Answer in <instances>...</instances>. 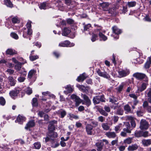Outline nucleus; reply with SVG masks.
Segmentation results:
<instances>
[{
    "label": "nucleus",
    "instance_id": "f257e3e1",
    "mask_svg": "<svg viewBox=\"0 0 151 151\" xmlns=\"http://www.w3.org/2000/svg\"><path fill=\"white\" fill-rule=\"evenodd\" d=\"M118 75L114 73V76L121 78L128 75L130 73V71L129 69H124L118 71Z\"/></svg>",
    "mask_w": 151,
    "mask_h": 151
},
{
    "label": "nucleus",
    "instance_id": "f03ea898",
    "mask_svg": "<svg viewBox=\"0 0 151 151\" xmlns=\"http://www.w3.org/2000/svg\"><path fill=\"white\" fill-rule=\"evenodd\" d=\"M133 76L138 79H143L146 82H148V78L144 74L137 73H134Z\"/></svg>",
    "mask_w": 151,
    "mask_h": 151
},
{
    "label": "nucleus",
    "instance_id": "7ed1b4c3",
    "mask_svg": "<svg viewBox=\"0 0 151 151\" xmlns=\"http://www.w3.org/2000/svg\"><path fill=\"white\" fill-rule=\"evenodd\" d=\"M21 64L22 63H17L15 66V69L19 71V73L23 75L24 76H26V71H25L24 68L22 69V71L20 70L21 68Z\"/></svg>",
    "mask_w": 151,
    "mask_h": 151
},
{
    "label": "nucleus",
    "instance_id": "20e7f679",
    "mask_svg": "<svg viewBox=\"0 0 151 151\" xmlns=\"http://www.w3.org/2000/svg\"><path fill=\"white\" fill-rule=\"evenodd\" d=\"M139 127L142 130L147 129L149 127L148 124L146 120L142 119L141 121Z\"/></svg>",
    "mask_w": 151,
    "mask_h": 151
},
{
    "label": "nucleus",
    "instance_id": "39448f33",
    "mask_svg": "<svg viewBox=\"0 0 151 151\" xmlns=\"http://www.w3.org/2000/svg\"><path fill=\"white\" fill-rule=\"evenodd\" d=\"M74 43H71L69 41L66 40L59 43V46L62 47H71L74 46Z\"/></svg>",
    "mask_w": 151,
    "mask_h": 151
},
{
    "label": "nucleus",
    "instance_id": "423d86ee",
    "mask_svg": "<svg viewBox=\"0 0 151 151\" xmlns=\"http://www.w3.org/2000/svg\"><path fill=\"white\" fill-rule=\"evenodd\" d=\"M122 32V30L121 29H118L116 26H114V38L116 39H118L119 35Z\"/></svg>",
    "mask_w": 151,
    "mask_h": 151
},
{
    "label": "nucleus",
    "instance_id": "0eeeda50",
    "mask_svg": "<svg viewBox=\"0 0 151 151\" xmlns=\"http://www.w3.org/2000/svg\"><path fill=\"white\" fill-rule=\"evenodd\" d=\"M71 98L72 99L74 100L76 102V106H78L82 102V100L75 94H72L71 96Z\"/></svg>",
    "mask_w": 151,
    "mask_h": 151
},
{
    "label": "nucleus",
    "instance_id": "6e6552de",
    "mask_svg": "<svg viewBox=\"0 0 151 151\" xmlns=\"http://www.w3.org/2000/svg\"><path fill=\"white\" fill-rule=\"evenodd\" d=\"M82 97L83 99L85 101V103L83 102L82 104H83L85 103L86 106H89L91 104V102L88 97L84 94H82Z\"/></svg>",
    "mask_w": 151,
    "mask_h": 151
},
{
    "label": "nucleus",
    "instance_id": "1a4fd4ad",
    "mask_svg": "<svg viewBox=\"0 0 151 151\" xmlns=\"http://www.w3.org/2000/svg\"><path fill=\"white\" fill-rule=\"evenodd\" d=\"M57 121L55 120H53L49 122V124L48 126V129L50 132L53 131L55 130V127L53 124L56 123Z\"/></svg>",
    "mask_w": 151,
    "mask_h": 151
},
{
    "label": "nucleus",
    "instance_id": "9d476101",
    "mask_svg": "<svg viewBox=\"0 0 151 151\" xmlns=\"http://www.w3.org/2000/svg\"><path fill=\"white\" fill-rule=\"evenodd\" d=\"M148 82H146V83H142L141 86L138 87V90L140 92H142L144 91L148 85Z\"/></svg>",
    "mask_w": 151,
    "mask_h": 151
},
{
    "label": "nucleus",
    "instance_id": "9b49d317",
    "mask_svg": "<svg viewBox=\"0 0 151 151\" xmlns=\"http://www.w3.org/2000/svg\"><path fill=\"white\" fill-rule=\"evenodd\" d=\"M19 92V89L18 88L11 91L9 94L13 98L14 96H17Z\"/></svg>",
    "mask_w": 151,
    "mask_h": 151
},
{
    "label": "nucleus",
    "instance_id": "f8f14e48",
    "mask_svg": "<svg viewBox=\"0 0 151 151\" xmlns=\"http://www.w3.org/2000/svg\"><path fill=\"white\" fill-rule=\"evenodd\" d=\"M25 120V117L19 115L17 117V119L15 121V122H18L19 124H22Z\"/></svg>",
    "mask_w": 151,
    "mask_h": 151
},
{
    "label": "nucleus",
    "instance_id": "ddd939ff",
    "mask_svg": "<svg viewBox=\"0 0 151 151\" xmlns=\"http://www.w3.org/2000/svg\"><path fill=\"white\" fill-rule=\"evenodd\" d=\"M124 125L126 128L123 129V131H126L127 133H131V129H130V124L129 122H126L125 123Z\"/></svg>",
    "mask_w": 151,
    "mask_h": 151
},
{
    "label": "nucleus",
    "instance_id": "4468645a",
    "mask_svg": "<svg viewBox=\"0 0 151 151\" xmlns=\"http://www.w3.org/2000/svg\"><path fill=\"white\" fill-rule=\"evenodd\" d=\"M103 143L101 141H99L96 143V144L97 147V150L98 151H101L103 149Z\"/></svg>",
    "mask_w": 151,
    "mask_h": 151
},
{
    "label": "nucleus",
    "instance_id": "2eb2a0df",
    "mask_svg": "<svg viewBox=\"0 0 151 151\" xmlns=\"http://www.w3.org/2000/svg\"><path fill=\"white\" fill-rule=\"evenodd\" d=\"M97 72L99 76H100L106 78H108L109 77V75L106 72H102L99 69L97 70Z\"/></svg>",
    "mask_w": 151,
    "mask_h": 151
},
{
    "label": "nucleus",
    "instance_id": "dca6fc26",
    "mask_svg": "<svg viewBox=\"0 0 151 151\" xmlns=\"http://www.w3.org/2000/svg\"><path fill=\"white\" fill-rule=\"evenodd\" d=\"M35 125V123L34 120L29 121L26 124V126L25 128L26 129H28V128L34 127Z\"/></svg>",
    "mask_w": 151,
    "mask_h": 151
},
{
    "label": "nucleus",
    "instance_id": "f3484780",
    "mask_svg": "<svg viewBox=\"0 0 151 151\" xmlns=\"http://www.w3.org/2000/svg\"><path fill=\"white\" fill-rule=\"evenodd\" d=\"M87 77V76L85 73H83L78 77L77 79V80L78 82L83 81Z\"/></svg>",
    "mask_w": 151,
    "mask_h": 151
},
{
    "label": "nucleus",
    "instance_id": "a211bd4d",
    "mask_svg": "<svg viewBox=\"0 0 151 151\" xmlns=\"http://www.w3.org/2000/svg\"><path fill=\"white\" fill-rule=\"evenodd\" d=\"M9 83L12 86H14L16 83V80L12 76H9L8 78Z\"/></svg>",
    "mask_w": 151,
    "mask_h": 151
},
{
    "label": "nucleus",
    "instance_id": "6ab92c4d",
    "mask_svg": "<svg viewBox=\"0 0 151 151\" xmlns=\"http://www.w3.org/2000/svg\"><path fill=\"white\" fill-rule=\"evenodd\" d=\"M93 128V126L90 124H88L87 125L86 129V131L87 134H88L91 135L92 134V130Z\"/></svg>",
    "mask_w": 151,
    "mask_h": 151
},
{
    "label": "nucleus",
    "instance_id": "aec40b11",
    "mask_svg": "<svg viewBox=\"0 0 151 151\" xmlns=\"http://www.w3.org/2000/svg\"><path fill=\"white\" fill-rule=\"evenodd\" d=\"M31 22L29 21L27 24V27L28 28L27 34L29 35H31L32 33V31L30 28L31 27Z\"/></svg>",
    "mask_w": 151,
    "mask_h": 151
},
{
    "label": "nucleus",
    "instance_id": "412c9836",
    "mask_svg": "<svg viewBox=\"0 0 151 151\" xmlns=\"http://www.w3.org/2000/svg\"><path fill=\"white\" fill-rule=\"evenodd\" d=\"M71 31L68 28H65L62 31V35L66 36L70 33Z\"/></svg>",
    "mask_w": 151,
    "mask_h": 151
},
{
    "label": "nucleus",
    "instance_id": "4be33fe9",
    "mask_svg": "<svg viewBox=\"0 0 151 151\" xmlns=\"http://www.w3.org/2000/svg\"><path fill=\"white\" fill-rule=\"evenodd\" d=\"M100 6L102 7V9L104 11L107 10L109 6V3L107 2H103L100 4Z\"/></svg>",
    "mask_w": 151,
    "mask_h": 151
},
{
    "label": "nucleus",
    "instance_id": "5701e85b",
    "mask_svg": "<svg viewBox=\"0 0 151 151\" xmlns=\"http://www.w3.org/2000/svg\"><path fill=\"white\" fill-rule=\"evenodd\" d=\"M66 89H67V91H64V92L65 93L67 94L68 93H72L73 91V89L71 87L70 85H68L66 87H65Z\"/></svg>",
    "mask_w": 151,
    "mask_h": 151
},
{
    "label": "nucleus",
    "instance_id": "b1692460",
    "mask_svg": "<svg viewBox=\"0 0 151 151\" xmlns=\"http://www.w3.org/2000/svg\"><path fill=\"white\" fill-rule=\"evenodd\" d=\"M138 147V146L137 145H132L128 147V150L129 151H133L137 150Z\"/></svg>",
    "mask_w": 151,
    "mask_h": 151
},
{
    "label": "nucleus",
    "instance_id": "393cba45",
    "mask_svg": "<svg viewBox=\"0 0 151 151\" xmlns=\"http://www.w3.org/2000/svg\"><path fill=\"white\" fill-rule=\"evenodd\" d=\"M142 142L144 146H147L151 144V141L150 139H143L142 141Z\"/></svg>",
    "mask_w": 151,
    "mask_h": 151
},
{
    "label": "nucleus",
    "instance_id": "a878e982",
    "mask_svg": "<svg viewBox=\"0 0 151 151\" xmlns=\"http://www.w3.org/2000/svg\"><path fill=\"white\" fill-rule=\"evenodd\" d=\"M39 8L40 9H48V7L47 4L45 2H44L40 4Z\"/></svg>",
    "mask_w": 151,
    "mask_h": 151
},
{
    "label": "nucleus",
    "instance_id": "bb28decb",
    "mask_svg": "<svg viewBox=\"0 0 151 151\" xmlns=\"http://www.w3.org/2000/svg\"><path fill=\"white\" fill-rule=\"evenodd\" d=\"M6 53L7 54L10 55H13L16 53V52L14 50L12 49H8L6 51Z\"/></svg>",
    "mask_w": 151,
    "mask_h": 151
},
{
    "label": "nucleus",
    "instance_id": "cd10ccee",
    "mask_svg": "<svg viewBox=\"0 0 151 151\" xmlns=\"http://www.w3.org/2000/svg\"><path fill=\"white\" fill-rule=\"evenodd\" d=\"M128 119L131 120V123L132 126L133 127H134L136 126V123L134 119V118L131 116H128Z\"/></svg>",
    "mask_w": 151,
    "mask_h": 151
},
{
    "label": "nucleus",
    "instance_id": "c85d7f7f",
    "mask_svg": "<svg viewBox=\"0 0 151 151\" xmlns=\"http://www.w3.org/2000/svg\"><path fill=\"white\" fill-rule=\"evenodd\" d=\"M100 96H96L93 99V101L94 104H98L100 101Z\"/></svg>",
    "mask_w": 151,
    "mask_h": 151
},
{
    "label": "nucleus",
    "instance_id": "c756f323",
    "mask_svg": "<svg viewBox=\"0 0 151 151\" xmlns=\"http://www.w3.org/2000/svg\"><path fill=\"white\" fill-rule=\"evenodd\" d=\"M147 95L148 97V100L149 102L151 103V88H149L147 90Z\"/></svg>",
    "mask_w": 151,
    "mask_h": 151
},
{
    "label": "nucleus",
    "instance_id": "7c9ffc66",
    "mask_svg": "<svg viewBox=\"0 0 151 151\" xmlns=\"http://www.w3.org/2000/svg\"><path fill=\"white\" fill-rule=\"evenodd\" d=\"M48 136L50 137V138H54L57 137L58 134L56 132L52 131L50 132V133H49Z\"/></svg>",
    "mask_w": 151,
    "mask_h": 151
},
{
    "label": "nucleus",
    "instance_id": "2f4dec72",
    "mask_svg": "<svg viewBox=\"0 0 151 151\" xmlns=\"http://www.w3.org/2000/svg\"><path fill=\"white\" fill-rule=\"evenodd\" d=\"M36 71L34 70H30L28 74V78H31L33 75L35 73Z\"/></svg>",
    "mask_w": 151,
    "mask_h": 151
},
{
    "label": "nucleus",
    "instance_id": "473e14b6",
    "mask_svg": "<svg viewBox=\"0 0 151 151\" xmlns=\"http://www.w3.org/2000/svg\"><path fill=\"white\" fill-rule=\"evenodd\" d=\"M4 3L8 7H12L13 6V4L10 0H4Z\"/></svg>",
    "mask_w": 151,
    "mask_h": 151
},
{
    "label": "nucleus",
    "instance_id": "72a5a7b5",
    "mask_svg": "<svg viewBox=\"0 0 151 151\" xmlns=\"http://www.w3.org/2000/svg\"><path fill=\"white\" fill-rule=\"evenodd\" d=\"M101 126L104 130H107L109 129V127L107 123H103L101 124Z\"/></svg>",
    "mask_w": 151,
    "mask_h": 151
},
{
    "label": "nucleus",
    "instance_id": "f704fd0d",
    "mask_svg": "<svg viewBox=\"0 0 151 151\" xmlns=\"http://www.w3.org/2000/svg\"><path fill=\"white\" fill-rule=\"evenodd\" d=\"M99 36L100 38V40L105 41L107 39V37L101 32H99Z\"/></svg>",
    "mask_w": 151,
    "mask_h": 151
},
{
    "label": "nucleus",
    "instance_id": "c9c22d12",
    "mask_svg": "<svg viewBox=\"0 0 151 151\" xmlns=\"http://www.w3.org/2000/svg\"><path fill=\"white\" fill-rule=\"evenodd\" d=\"M135 136L137 137H139L142 136V131H136L135 132Z\"/></svg>",
    "mask_w": 151,
    "mask_h": 151
},
{
    "label": "nucleus",
    "instance_id": "e433bc0d",
    "mask_svg": "<svg viewBox=\"0 0 151 151\" xmlns=\"http://www.w3.org/2000/svg\"><path fill=\"white\" fill-rule=\"evenodd\" d=\"M132 138H128L124 140V142L128 144H130L132 142Z\"/></svg>",
    "mask_w": 151,
    "mask_h": 151
},
{
    "label": "nucleus",
    "instance_id": "4c0bfd02",
    "mask_svg": "<svg viewBox=\"0 0 151 151\" xmlns=\"http://www.w3.org/2000/svg\"><path fill=\"white\" fill-rule=\"evenodd\" d=\"M68 115L69 117V119L71 120H72L73 119H76L78 118V117L77 116L73 114H69Z\"/></svg>",
    "mask_w": 151,
    "mask_h": 151
},
{
    "label": "nucleus",
    "instance_id": "58836bf2",
    "mask_svg": "<svg viewBox=\"0 0 151 151\" xmlns=\"http://www.w3.org/2000/svg\"><path fill=\"white\" fill-rule=\"evenodd\" d=\"M22 76V75H21L18 78V81L19 82H24L25 79V76Z\"/></svg>",
    "mask_w": 151,
    "mask_h": 151
},
{
    "label": "nucleus",
    "instance_id": "ea45409f",
    "mask_svg": "<svg viewBox=\"0 0 151 151\" xmlns=\"http://www.w3.org/2000/svg\"><path fill=\"white\" fill-rule=\"evenodd\" d=\"M12 22L13 23H18L19 22V20L16 17L13 18L12 19Z\"/></svg>",
    "mask_w": 151,
    "mask_h": 151
},
{
    "label": "nucleus",
    "instance_id": "a19ab883",
    "mask_svg": "<svg viewBox=\"0 0 151 151\" xmlns=\"http://www.w3.org/2000/svg\"><path fill=\"white\" fill-rule=\"evenodd\" d=\"M136 3L135 1H130L128 2V5L129 7H132L135 6Z\"/></svg>",
    "mask_w": 151,
    "mask_h": 151
},
{
    "label": "nucleus",
    "instance_id": "79ce46f5",
    "mask_svg": "<svg viewBox=\"0 0 151 151\" xmlns=\"http://www.w3.org/2000/svg\"><path fill=\"white\" fill-rule=\"evenodd\" d=\"M32 105L33 106H36L38 105L37 99L36 98H34L32 99Z\"/></svg>",
    "mask_w": 151,
    "mask_h": 151
},
{
    "label": "nucleus",
    "instance_id": "37998d69",
    "mask_svg": "<svg viewBox=\"0 0 151 151\" xmlns=\"http://www.w3.org/2000/svg\"><path fill=\"white\" fill-rule=\"evenodd\" d=\"M39 58L38 56V55H34L32 56V55H30L29 56V58L31 61H34L35 60Z\"/></svg>",
    "mask_w": 151,
    "mask_h": 151
},
{
    "label": "nucleus",
    "instance_id": "c03bdc74",
    "mask_svg": "<svg viewBox=\"0 0 151 151\" xmlns=\"http://www.w3.org/2000/svg\"><path fill=\"white\" fill-rule=\"evenodd\" d=\"M77 87L80 90L82 91H84L86 89L85 87L83 85H80L79 84H77L76 85Z\"/></svg>",
    "mask_w": 151,
    "mask_h": 151
},
{
    "label": "nucleus",
    "instance_id": "a18cd8bd",
    "mask_svg": "<svg viewBox=\"0 0 151 151\" xmlns=\"http://www.w3.org/2000/svg\"><path fill=\"white\" fill-rule=\"evenodd\" d=\"M106 135L109 138L113 137V132H108L106 133Z\"/></svg>",
    "mask_w": 151,
    "mask_h": 151
},
{
    "label": "nucleus",
    "instance_id": "49530a36",
    "mask_svg": "<svg viewBox=\"0 0 151 151\" xmlns=\"http://www.w3.org/2000/svg\"><path fill=\"white\" fill-rule=\"evenodd\" d=\"M124 109V110L126 111V113L129 112L130 111V108L128 105H127L125 106Z\"/></svg>",
    "mask_w": 151,
    "mask_h": 151
},
{
    "label": "nucleus",
    "instance_id": "de8ad7c7",
    "mask_svg": "<svg viewBox=\"0 0 151 151\" xmlns=\"http://www.w3.org/2000/svg\"><path fill=\"white\" fill-rule=\"evenodd\" d=\"M34 147L36 149H38L41 147V145L39 142H36L34 144Z\"/></svg>",
    "mask_w": 151,
    "mask_h": 151
},
{
    "label": "nucleus",
    "instance_id": "09e8293b",
    "mask_svg": "<svg viewBox=\"0 0 151 151\" xmlns=\"http://www.w3.org/2000/svg\"><path fill=\"white\" fill-rule=\"evenodd\" d=\"M125 85V83L124 82H123L122 83L121 85L119 86L117 90L119 92L121 91L122 90V89L124 86Z\"/></svg>",
    "mask_w": 151,
    "mask_h": 151
},
{
    "label": "nucleus",
    "instance_id": "8fccbe9b",
    "mask_svg": "<svg viewBox=\"0 0 151 151\" xmlns=\"http://www.w3.org/2000/svg\"><path fill=\"white\" fill-rule=\"evenodd\" d=\"M97 37L98 36L97 35L95 34H93L92 35V38L91 39L92 41L93 42L95 41L96 40Z\"/></svg>",
    "mask_w": 151,
    "mask_h": 151
},
{
    "label": "nucleus",
    "instance_id": "3c124183",
    "mask_svg": "<svg viewBox=\"0 0 151 151\" xmlns=\"http://www.w3.org/2000/svg\"><path fill=\"white\" fill-rule=\"evenodd\" d=\"M10 35L12 37L15 39H17L18 38V36L17 34L14 32L12 33Z\"/></svg>",
    "mask_w": 151,
    "mask_h": 151
},
{
    "label": "nucleus",
    "instance_id": "603ef678",
    "mask_svg": "<svg viewBox=\"0 0 151 151\" xmlns=\"http://www.w3.org/2000/svg\"><path fill=\"white\" fill-rule=\"evenodd\" d=\"M6 102L5 99L3 97H0V104L2 105H4Z\"/></svg>",
    "mask_w": 151,
    "mask_h": 151
},
{
    "label": "nucleus",
    "instance_id": "864d4df0",
    "mask_svg": "<svg viewBox=\"0 0 151 151\" xmlns=\"http://www.w3.org/2000/svg\"><path fill=\"white\" fill-rule=\"evenodd\" d=\"M26 93L28 95H30L32 93V90L31 88L27 87L26 90Z\"/></svg>",
    "mask_w": 151,
    "mask_h": 151
},
{
    "label": "nucleus",
    "instance_id": "5fc2aeb1",
    "mask_svg": "<svg viewBox=\"0 0 151 151\" xmlns=\"http://www.w3.org/2000/svg\"><path fill=\"white\" fill-rule=\"evenodd\" d=\"M121 126V124H119L115 127V130L116 132H119L120 130V127Z\"/></svg>",
    "mask_w": 151,
    "mask_h": 151
},
{
    "label": "nucleus",
    "instance_id": "6e6d98bb",
    "mask_svg": "<svg viewBox=\"0 0 151 151\" xmlns=\"http://www.w3.org/2000/svg\"><path fill=\"white\" fill-rule=\"evenodd\" d=\"M55 142H52V145L51 146L52 147L54 148L57 147L59 145V144L58 143L56 142L55 143H54Z\"/></svg>",
    "mask_w": 151,
    "mask_h": 151
},
{
    "label": "nucleus",
    "instance_id": "4d7b16f0",
    "mask_svg": "<svg viewBox=\"0 0 151 151\" xmlns=\"http://www.w3.org/2000/svg\"><path fill=\"white\" fill-rule=\"evenodd\" d=\"M91 27V25L90 24H88L86 25L84 27V31H87L88 30L90 27Z\"/></svg>",
    "mask_w": 151,
    "mask_h": 151
},
{
    "label": "nucleus",
    "instance_id": "13d9d810",
    "mask_svg": "<svg viewBox=\"0 0 151 151\" xmlns=\"http://www.w3.org/2000/svg\"><path fill=\"white\" fill-rule=\"evenodd\" d=\"M23 37L25 38L26 37V35H28L27 34V30L26 29V28H24L23 29Z\"/></svg>",
    "mask_w": 151,
    "mask_h": 151
},
{
    "label": "nucleus",
    "instance_id": "bf43d9fd",
    "mask_svg": "<svg viewBox=\"0 0 151 151\" xmlns=\"http://www.w3.org/2000/svg\"><path fill=\"white\" fill-rule=\"evenodd\" d=\"M100 112L101 114L104 115L105 116H107L108 115L107 113L104 110L101 109L99 111Z\"/></svg>",
    "mask_w": 151,
    "mask_h": 151
},
{
    "label": "nucleus",
    "instance_id": "052dcab7",
    "mask_svg": "<svg viewBox=\"0 0 151 151\" xmlns=\"http://www.w3.org/2000/svg\"><path fill=\"white\" fill-rule=\"evenodd\" d=\"M9 75L13 74L14 72V70L10 69H8L6 71Z\"/></svg>",
    "mask_w": 151,
    "mask_h": 151
},
{
    "label": "nucleus",
    "instance_id": "680f3d73",
    "mask_svg": "<svg viewBox=\"0 0 151 151\" xmlns=\"http://www.w3.org/2000/svg\"><path fill=\"white\" fill-rule=\"evenodd\" d=\"M60 115L61 118H63L66 114V112L64 110L61 111H60Z\"/></svg>",
    "mask_w": 151,
    "mask_h": 151
},
{
    "label": "nucleus",
    "instance_id": "e2e57ef3",
    "mask_svg": "<svg viewBox=\"0 0 151 151\" xmlns=\"http://www.w3.org/2000/svg\"><path fill=\"white\" fill-rule=\"evenodd\" d=\"M149 136L148 132L145 131V132H142V136L144 137H146Z\"/></svg>",
    "mask_w": 151,
    "mask_h": 151
},
{
    "label": "nucleus",
    "instance_id": "0e129e2a",
    "mask_svg": "<svg viewBox=\"0 0 151 151\" xmlns=\"http://www.w3.org/2000/svg\"><path fill=\"white\" fill-rule=\"evenodd\" d=\"M144 20L146 21L150 22H151V19L148 16H146L144 18Z\"/></svg>",
    "mask_w": 151,
    "mask_h": 151
},
{
    "label": "nucleus",
    "instance_id": "69168bd1",
    "mask_svg": "<svg viewBox=\"0 0 151 151\" xmlns=\"http://www.w3.org/2000/svg\"><path fill=\"white\" fill-rule=\"evenodd\" d=\"M151 63L149 62L148 61L146 62L145 65V67L146 68H149L150 67V65Z\"/></svg>",
    "mask_w": 151,
    "mask_h": 151
},
{
    "label": "nucleus",
    "instance_id": "338daca9",
    "mask_svg": "<svg viewBox=\"0 0 151 151\" xmlns=\"http://www.w3.org/2000/svg\"><path fill=\"white\" fill-rule=\"evenodd\" d=\"M98 120L99 121H100L101 122H104V118L102 116H100L98 118Z\"/></svg>",
    "mask_w": 151,
    "mask_h": 151
},
{
    "label": "nucleus",
    "instance_id": "774afa93",
    "mask_svg": "<svg viewBox=\"0 0 151 151\" xmlns=\"http://www.w3.org/2000/svg\"><path fill=\"white\" fill-rule=\"evenodd\" d=\"M104 109L107 112H109L110 111V107L107 106H104Z\"/></svg>",
    "mask_w": 151,
    "mask_h": 151
}]
</instances>
